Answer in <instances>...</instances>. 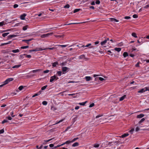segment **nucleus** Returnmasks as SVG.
Listing matches in <instances>:
<instances>
[{"mask_svg":"<svg viewBox=\"0 0 149 149\" xmlns=\"http://www.w3.org/2000/svg\"><path fill=\"white\" fill-rule=\"evenodd\" d=\"M126 97V95H125L123 96L120 98L119 101H122Z\"/></svg>","mask_w":149,"mask_h":149,"instance_id":"nucleus-13","label":"nucleus"},{"mask_svg":"<svg viewBox=\"0 0 149 149\" xmlns=\"http://www.w3.org/2000/svg\"><path fill=\"white\" fill-rule=\"evenodd\" d=\"M139 62H138L136 64V65H135V66L136 67H139Z\"/></svg>","mask_w":149,"mask_h":149,"instance_id":"nucleus-61","label":"nucleus"},{"mask_svg":"<svg viewBox=\"0 0 149 149\" xmlns=\"http://www.w3.org/2000/svg\"><path fill=\"white\" fill-rule=\"evenodd\" d=\"M132 36L134 37V38H137V36L136 35V34L135 33H133L132 34Z\"/></svg>","mask_w":149,"mask_h":149,"instance_id":"nucleus-25","label":"nucleus"},{"mask_svg":"<svg viewBox=\"0 0 149 149\" xmlns=\"http://www.w3.org/2000/svg\"><path fill=\"white\" fill-rule=\"evenodd\" d=\"M45 49H42L41 48H36V49L32 50V51L34 52H36L39 51H42Z\"/></svg>","mask_w":149,"mask_h":149,"instance_id":"nucleus-4","label":"nucleus"},{"mask_svg":"<svg viewBox=\"0 0 149 149\" xmlns=\"http://www.w3.org/2000/svg\"><path fill=\"white\" fill-rule=\"evenodd\" d=\"M16 36L17 35H9L8 36V39H10L13 37H16Z\"/></svg>","mask_w":149,"mask_h":149,"instance_id":"nucleus-10","label":"nucleus"},{"mask_svg":"<svg viewBox=\"0 0 149 149\" xmlns=\"http://www.w3.org/2000/svg\"><path fill=\"white\" fill-rule=\"evenodd\" d=\"M85 79L87 81H91L92 80V78L90 76H86L85 77Z\"/></svg>","mask_w":149,"mask_h":149,"instance_id":"nucleus-8","label":"nucleus"},{"mask_svg":"<svg viewBox=\"0 0 149 149\" xmlns=\"http://www.w3.org/2000/svg\"><path fill=\"white\" fill-rule=\"evenodd\" d=\"M49 72V70H45L44 71V73H48Z\"/></svg>","mask_w":149,"mask_h":149,"instance_id":"nucleus-60","label":"nucleus"},{"mask_svg":"<svg viewBox=\"0 0 149 149\" xmlns=\"http://www.w3.org/2000/svg\"><path fill=\"white\" fill-rule=\"evenodd\" d=\"M41 91H40L38 93L35 94L32 96V97H34L37 95H39L41 93Z\"/></svg>","mask_w":149,"mask_h":149,"instance_id":"nucleus-16","label":"nucleus"},{"mask_svg":"<svg viewBox=\"0 0 149 149\" xmlns=\"http://www.w3.org/2000/svg\"><path fill=\"white\" fill-rule=\"evenodd\" d=\"M72 143V140L71 141H68L62 144H61V146H63L64 144H69L70 143Z\"/></svg>","mask_w":149,"mask_h":149,"instance_id":"nucleus-7","label":"nucleus"},{"mask_svg":"<svg viewBox=\"0 0 149 149\" xmlns=\"http://www.w3.org/2000/svg\"><path fill=\"white\" fill-rule=\"evenodd\" d=\"M99 145L98 144H94L93 145V147L95 148H98L99 147Z\"/></svg>","mask_w":149,"mask_h":149,"instance_id":"nucleus-35","label":"nucleus"},{"mask_svg":"<svg viewBox=\"0 0 149 149\" xmlns=\"http://www.w3.org/2000/svg\"><path fill=\"white\" fill-rule=\"evenodd\" d=\"M8 122V120H6V119H4L2 122V124H4L5 123L7 122Z\"/></svg>","mask_w":149,"mask_h":149,"instance_id":"nucleus-38","label":"nucleus"},{"mask_svg":"<svg viewBox=\"0 0 149 149\" xmlns=\"http://www.w3.org/2000/svg\"><path fill=\"white\" fill-rule=\"evenodd\" d=\"M41 70L40 69H37L36 70H34L31 71V72H32L33 73L36 72H37Z\"/></svg>","mask_w":149,"mask_h":149,"instance_id":"nucleus-27","label":"nucleus"},{"mask_svg":"<svg viewBox=\"0 0 149 149\" xmlns=\"http://www.w3.org/2000/svg\"><path fill=\"white\" fill-rule=\"evenodd\" d=\"M145 120V119L144 118H142L138 123V125H140L141 123L144 121Z\"/></svg>","mask_w":149,"mask_h":149,"instance_id":"nucleus-22","label":"nucleus"},{"mask_svg":"<svg viewBox=\"0 0 149 149\" xmlns=\"http://www.w3.org/2000/svg\"><path fill=\"white\" fill-rule=\"evenodd\" d=\"M91 45V44L90 43V44H88V45H86L85 46H84V45L82 46L81 47H83V48H84L85 47H88Z\"/></svg>","mask_w":149,"mask_h":149,"instance_id":"nucleus-34","label":"nucleus"},{"mask_svg":"<svg viewBox=\"0 0 149 149\" xmlns=\"http://www.w3.org/2000/svg\"><path fill=\"white\" fill-rule=\"evenodd\" d=\"M26 14L24 13L20 16V19L22 20H24L25 19V17L26 16Z\"/></svg>","mask_w":149,"mask_h":149,"instance_id":"nucleus-9","label":"nucleus"},{"mask_svg":"<svg viewBox=\"0 0 149 149\" xmlns=\"http://www.w3.org/2000/svg\"><path fill=\"white\" fill-rule=\"evenodd\" d=\"M26 57L28 58H31V56L30 55H26Z\"/></svg>","mask_w":149,"mask_h":149,"instance_id":"nucleus-59","label":"nucleus"},{"mask_svg":"<svg viewBox=\"0 0 149 149\" xmlns=\"http://www.w3.org/2000/svg\"><path fill=\"white\" fill-rule=\"evenodd\" d=\"M55 37H57H57L61 38V37H63V35H62V36L55 35Z\"/></svg>","mask_w":149,"mask_h":149,"instance_id":"nucleus-49","label":"nucleus"},{"mask_svg":"<svg viewBox=\"0 0 149 149\" xmlns=\"http://www.w3.org/2000/svg\"><path fill=\"white\" fill-rule=\"evenodd\" d=\"M28 27V26L27 25H26L25 26H24L23 27V30L24 31L26 30L27 29Z\"/></svg>","mask_w":149,"mask_h":149,"instance_id":"nucleus-26","label":"nucleus"},{"mask_svg":"<svg viewBox=\"0 0 149 149\" xmlns=\"http://www.w3.org/2000/svg\"><path fill=\"white\" fill-rule=\"evenodd\" d=\"M13 112H10V115H11V116H12V117H14L15 116V115H13Z\"/></svg>","mask_w":149,"mask_h":149,"instance_id":"nucleus-58","label":"nucleus"},{"mask_svg":"<svg viewBox=\"0 0 149 149\" xmlns=\"http://www.w3.org/2000/svg\"><path fill=\"white\" fill-rule=\"evenodd\" d=\"M23 88H24L23 86H20L18 88H19V90L21 91V90H22L23 89Z\"/></svg>","mask_w":149,"mask_h":149,"instance_id":"nucleus-44","label":"nucleus"},{"mask_svg":"<svg viewBox=\"0 0 149 149\" xmlns=\"http://www.w3.org/2000/svg\"><path fill=\"white\" fill-rule=\"evenodd\" d=\"M57 46H61L62 47H65L67 46V45H58Z\"/></svg>","mask_w":149,"mask_h":149,"instance_id":"nucleus-43","label":"nucleus"},{"mask_svg":"<svg viewBox=\"0 0 149 149\" xmlns=\"http://www.w3.org/2000/svg\"><path fill=\"white\" fill-rule=\"evenodd\" d=\"M100 3V1L99 0H97L95 2V3L97 4H99Z\"/></svg>","mask_w":149,"mask_h":149,"instance_id":"nucleus-45","label":"nucleus"},{"mask_svg":"<svg viewBox=\"0 0 149 149\" xmlns=\"http://www.w3.org/2000/svg\"><path fill=\"white\" fill-rule=\"evenodd\" d=\"M103 116V115H102V114L97 116L96 117V118H98L101 116Z\"/></svg>","mask_w":149,"mask_h":149,"instance_id":"nucleus-51","label":"nucleus"},{"mask_svg":"<svg viewBox=\"0 0 149 149\" xmlns=\"http://www.w3.org/2000/svg\"><path fill=\"white\" fill-rule=\"evenodd\" d=\"M9 34V32L3 33L2 34V36L3 37H5V36H7Z\"/></svg>","mask_w":149,"mask_h":149,"instance_id":"nucleus-24","label":"nucleus"},{"mask_svg":"<svg viewBox=\"0 0 149 149\" xmlns=\"http://www.w3.org/2000/svg\"><path fill=\"white\" fill-rule=\"evenodd\" d=\"M19 52V49L13 50L12 51V52L14 53L18 52Z\"/></svg>","mask_w":149,"mask_h":149,"instance_id":"nucleus-21","label":"nucleus"},{"mask_svg":"<svg viewBox=\"0 0 149 149\" xmlns=\"http://www.w3.org/2000/svg\"><path fill=\"white\" fill-rule=\"evenodd\" d=\"M6 84H5V83L4 82H3V84L1 85H0V87H2L3 86L5 85Z\"/></svg>","mask_w":149,"mask_h":149,"instance_id":"nucleus-57","label":"nucleus"},{"mask_svg":"<svg viewBox=\"0 0 149 149\" xmlns=\"http://www.w3.org/2000/svg\"><path fill=\"white\" fill-rule=\"evenodd\" d=\"M130 16H126L125 17V18L126 19H128L130 18Z\"/></svg>","mask_w":149,"mask_h":149,"instance_id":"nucleus-55","label":"nucleus"},{"mask_svg":"<svg viewBox=\"0 0 149 149\" xmlns=\"http://www.w3.org/2000/svg\"><path fill=\"white\" fill-rule=\"evenodd\" d=\"M144 116V115L142 114H141L137 116V118H141L143 117Z\"/></svg>","mask_w":149,"mask_h":149,"instance_id":"nucleus-14","label":"nucleus"},{"mask_svg":"<svg viewBox=\"0 0 149 149\" xmlns=\"http://www.w3.org/2000/svg\"><path fill=\"white\" fill-rule=\"evenodd\" d=\"M61 145V144L60 145H58L57 146H54V149L56 148H57L58 147H59L62 146Z\"/></svg>","mask_w":149,"mask_h":149,"instance_id":"nucleus-54","label":"nucleus"},{"mask_svg":"<svg viewBox=\"0 0 149 149\" xmlns=\"http://www.w3.org/2000/svg\"><path fill=\"white\" fill-rule=\"evenodd\" d=\"M56 47H53L52 48H45V49H50V50H53L54 49H56Z\"/></svg>","mask_w":149,"mask_h":149,"instance_id":"nucleus-37","label":"nucleus"},{"mask_svg":"<svg viewBox=\"0 0 149 149\" xmlns=\"http://www.w3.org/2000/svg\"><path fill=\"white\" fill-rule=\"evenodd\" d=\"M79 145V143L78 142H75L74 144H73L72 145V146L73 147H76L78 146Z\"/></svg>","mask_w":149,"mask_h":149,"instance_id":"nucleus-18","label":"nucleus"},{"mask_svg":"<svg viewBox=\"0 0 149 149\" xmlns=\"http://www.w3.org/2000/svg\"><path fill=\"white\" fill-rule=\"evenodd\" d=\"M133 17L134 18H136L138 17V16L136 14H134L133 15Z\"/></svg>","mask_w":149,"mask_h":149,"instance_id":"nucleus-53","label":"nucleus"},{"mask_svg":"<svg viewBox=\"0 0 149 149\" xmlns=\"http://www.w3.org/2000/svg\"><path fill=\"white\" fill-rule=\"evenodd\" d=\"M111 21V22H118L119 21L115 18H110Z\"/></svg>","mask_w":149,"mask_h":149,"instance_id":"nucleus-12","label":"nucleus"},{"mask_svg":"<svg viewBox=\"0 0 149 149\" xmlns=\"http://www.w3.org/2000/svg\"><path fill=\"white\" fill-rule=\"evenodd\" d=\"M70 7V5L68 4H67L64 6V8H69Z\"/></svg>","mask_w":149,"mask_h":149,"instance_id":"nucleus-42","label":"nucleus"},{"mask_svg":"<svg viewBox=\"0 0 149 149\" xmlns=\"http://www.w3.org/2000/svg\"><path fill=\"white\" fill-rule=\"evenodd\" d=\"M99 79L101 81H102L104 80V79L103 78L101 77H99Z\"/></svg>","mask_w":149,"mask_h":149,"instance_id":"nucleus-50","label":"nucleus"},{"mask_svg":"<svg viewBox=\"0 0 149 149\" xmlns=\"http://www.w3.org/2000/svg\"><path fill=\"white\" fill-rule=\"evenodd\" d=\"M85 57V56L84 55H81L79 56V58L80 59H82L83 58H84Z\"/></svg>","mask_w":149,"mask_h":149,"instance_id":"nucleus-32","label":"nucleus"},{"mask_svg":"<svg viewBox=\"0 0 149 149\" xmlns=\"http://www.w3.org/2000/svg\"><path fill=\"white\" fill-rule=\"evenodd\" d=\"M91 4L92 5H95V2L94 1H93L91 3Z\"/></svg>","mask_w":149,"mask_h":149,"instance_id":"nucleus-63","label":"nucleus"},{"mask_svg":"<svg viewBox=\"0 0 149 149\" xmlns=\"http://www.w3.org/2000/svg\"><path fill=\"white\" fill-rule=\"evenodd\" d=\"M51 109L53 111H54L56 110V108L52 106L51 108Z\"/></svg>","mask_w":149,"mask_h":149,"instance_id":"nucleus-33","label":"nucleus"},{"mask_svg":"<svg viewBox=\"0 0 149 149\" xmlns=\"http://www.w3.org/2000/svg\"><path fill=\"white\" fill-rule=\"evenodd\" d=\"M58 64V63L57 62H55L52 63V65L53 67H56L57 65Z\"/></svg>","mask_w":149,"mask_h":149,"instance_id":"nucleus-20","label":"nucleus"},{"mask_svg":"<svg viewBox=\"0 0 149 149\" xmlns=\"http://www.w3.org/2000/svg\"><path fill=\"white\" fill-rule=\"evenodd\" d=\"M4 132V130L3 129H1L0 130V134L3 133Z\"/></svg>","mask_w":149,"mask_h":149,"instance_id":"nucleus-48","label":"nucleus"},{"mask_svg":"<svg viewBox=\"0 0 149 149\" xmlns=\"http://www.w3.org/2000/svg\"><path fill=\"white\" fill-rule=\"evenodd\" d=\"M6 119H8L9 120H11L12 119V118L11 117L9 116L6 117Z\"/></svg>","mask_w":149,"mask_h":149,"instance_id":"nucleus-41","label":"nucleus"},{"mask_svg":"<svg viewBox=\"0 0 149 149\" xmlns=\"http://www.w3.org/2000/svg\"><path fill=\"white\" fill-rule=\"evenodd\" d=\"M114 49L116 51L118 52H120L121 50V48L120 47L115 48Z\"/></svg>","mask_w":149,"mask_h":149,"instance_id":"nucleus-17","label":"nucleus"},{"mask_svg":"<svg viewBox=\"0 0 149 149\" xmlns=\"http://www.w3.org/2000/svg\"><path fill=\"white\" fill-rule=\"evenodd\" d=\"M33 39H29L28 40H23V41H25L27 43L28 42L32 40Z\"/></svg>","mask_w":149,"mask_h":149,"instance_id":"nucleus-30","label":"nucleus"},{"mask_svg":"<svg viewBox=\"0 0 149 149\" xmlns=\"http://www.w3.org/2000/svg\"><path fill=\"white\" fill-rule=\"evenodd\" d=\"M78 139L79 138L78 137H77V138H74L72 140V143L74 142V141H76V140Z\"/></svg>","mask_w":149,"mask_h":149,"instance_id":"nucleus-39","label":"nucleus"},{"mask_svg":"<svg viewBox=\"0 0 149 149\" xmlns=\"http://www.w3.org/2000/svg\"><path fill=\"white\" fill-rule=\"evenodd\" d=\"M123 56L124 57H126L128 56V54L127 52H124L123 54Z\"/></svg>","mask_w":149,"mask_h":149,"instance_id":"nucleus-23","label":"nucleus"},{"mask_svg":"<svg viewBox=\"0 0 149 149\" xmlns=\"http://www.w3.org/2000/svg\"><path fill=\"white\" fill-rule=\"evenodd\" d=\"M47 87V85H45V86H44L41 88V89L42 90H45Z\"/></svg>","mask_w":149,"mask_h":149,"instance_id":"nucleus-29","label":"nucleus"},{"mask_svg":"<svg viewBox=\"0 0 149 149\" xmlns=\"http://www.w3.org/2000/svg\"><path fill=\"white\" fill-rule=\"evenodd\" d=\"M139 130V128L138 127H137L135 129L136 132H138Z\"/></svg>","mask_w":149,"mask_h":149,"instance_id":"nucleus-56","label":"nucleus"},{"mask_svg":"<svg viewBox=\"0 0 149 149\" xmlns=\"http://www.w3.org/2000/svg\"><path fill=\"white\" fill-rule=\"evenodd\" d=\"M13 78H9L7 79L4 82L5 83V84H8L9 82L13 81Z\"/></svg>","mask_w":149,"mask_h":149,"instance_id":"nucleus-5","label":"nucleus"},{"mask_svg":"<svg viewBox=\"0 0 149 149\" xmlns=\"http://www.w3.org/2000/svg\"><path fill=\"white\" fill-rule=\"evenodd\" d=\"M149 8V5H146L144 7V8Z\"/></svg>","mask_w":149,"mask_h":149,"instance_id":"nucleus-64","label":"nucleus"},{"mask_svg":"<svg viewBox=\"0 0 149 149\" xmlns=\"http://www.w3.org/2000/svg\"><path fill=\"white\" fill-rule=\"evenodd\" d=\"M21 66V64L17 65H15L12 67V68H18L19 67Z\"/></svg>","mask_w":149,"mask_h":149,"instance_id":"nucleus-15","label":"nucleus"},{"mask_svg":"<svg viewBox=\"0 0 149 149\" xmlns=\"http://www.w3.org/2000/svg\"><path fill=\"white\" fill-rule=\"evenodd\" d=\"M134 130V129H132L129 131V132L131 134H132Z\"/></svg>","mask_w":149,"mask_h":149,"instance_id":"nucleus-46","label":"nucleus"},{"mask_svg":"<svg viewBox=\"0 0 149 149\" xmlns=\"http://www.w3.org/2000/svg\"><path fill=\"white\" fill-rule=\"evenodd\" d=\"M18 6L17 4H15L13 6V7L14 8H16L18 7Z\"/></svg>","mask_w":149,"mask_h":149,"instance_id":"nucleus-52","label":"nucleus"},{"mask_svg":"<svg viewBox=\"0 0 149 149\" xmlns=\"http://www.w3.org/2000/svg\"><path fill=\"white\" fill-rule=\"evenodd\" d=\"M53 33H48L43 34L41 36V37L42 38H44L46 37H48L49 36H50L53 34Z\"/></svg>","mask_w":149,"mask_h":149,"instance_id":"nucleus-1","label":"nucleus"},{"mask_svg":"<svg viewBox=\"0 0 149 149\" xmlns=\"http://www.w3.org/2000/svg\"><path fill=\"white\" fill-rule=\"evenodd\" d=\"M29 47V46H22L21 47V48L22 49H24L26 48H27Z\"/></svg>","mask_w":149,"mask_h":149,"instance_id":"nucleus-40","label":"nucleus"},{"mask_svg":"<svg viewBox=\"0 0 149 149\" xmlns=\"http://www.w3.org/2000/svg\"><path fill=\"white\" fill-rule=\"evenodd\" d=\"M62 72L61 71H58L57 72V74L58 75L60 76L61 75Z\"/></svg>","mask_w":149,"mask_h":149,"instance_id":"nucleus-36","label":"nucleus"},{"mask_svg":"<svg viewBox=\"0 0 149 149\" xmlns=\"http://www.w3.org/2000/svg\"><path fill=\"white\" fill-rule=\"evenodd\" d=\"M79 106H77L75 108V109L76 110H77L79 109Z\"/></svg>","mask_w":149,"mask_h":149,"instance_id":"nucleus-62","label":"nucleus"},{"mask_svg":"<svg viewBox=\"0 0 149 149\" xmlns=\"http://www.w3.org/2000/svg\"><path fill=\"white\" fill-rule=\"evenodd\" d=\"M58 79V77H56V76L55 75H54V76H52L50 77V82H52L55 79H56V80Z\"/></svg>","mask_w":149,"mask_h":149,"instance_id":"nucleus-3","label":"nucleus"},{"mask_svg":"<svg viewBox=\"0 0 149 149\" xmlns=\"http://www.w3.org/2000/svg\"><path fill=\"white\" fill-rule=\"evenodd\" d=\"M129 135V134L128 133H125L122 135L121 136H120V137L123 138H124L128 136Z\"/></svg>","mask_w":149,"mask_h":149,"instance_id":"nucleus-11","label":"nucleus"},{"mask_svg":"<svg viewBox=\"0 0 149 149\" xmlns=\"http://www.w3.org/2000/svg\"><path fill=\"white\" fill-rule=\"evenodd\" d=\"M70 69L66 67H62V70L63 72H65L67 70L69 71Z\"/></svg>","mask_w":149,"mask_h":149,"instance_id":"nucleus-6","label":"nucleus"},{"mask_svg":"<svg viewBox=\"0 0 149 149\" xmlns=\"http://www.w3.org/2000/svg\"><path fill=\"white\" fill-rule=\"evenodd\" d=\"M94 106V103H92L91 104H90V105L89 106V107L90 108Z\"/></svg>","mask_w":149,"mask_h":149,"instance_id":"nucleus-47","label":"nucleus"},{"mask_svg":"<svg viewBox=\"0 0 149 149\" xmlns=\"http://www.w3.org/2000/svg\"><path fill=\"white\" fill-rule=\"evenodd\" d=\"M106 42L107 40H105L104 41L101 42L100 44L102 45L103 46L106 43Z\"/></svg>","mask_w":149,"mask_h":149,"instance_id":"nucleus-19","label":"nucleus"},{"mask_svg":"<svg viewBox=\"0 0 149 149\" xmlns=\"http://www.w3.org/2000/svg\"><path fill=\"white\" fill-rule=\"evenodd\" d=\"M147 91H149V88L148 87H146L141 89L138 91V92L139 93H142Z\"/></svg>","mask_w":149,"mask_h":149,"instance_id":"nucleus-2","label":"nucleus"},{"mask_svg":"<svg viewBox=\"0 0 149 149\" xmlns=\"http://www.w3.org/2000/svg\"><path fill=\"white\" fill-rule=\"evenodd\" d=\"M63 120H64V119H61V120H60L59 121H58L56 123L54 124H53V125H56V124L59 123H60L62 122Z\"/></svg>","mask_w":149,"mask_h":149,"instance_id":"nucleus-28","label":"nucleus"},{"mask_svg":"<svg viewBox=\"0 0 149 149\" xmlns=\"http://www.w3.org/2000/svg\"><path fill=\"white\" fill-rule=\"evenodd\" d=\"M81 10L80 9H75L74 11V13H76L79 11L80 10Z\"/></svg>","mask_w":149,"mask_h":149,"instance_id":"nucleus-31","label":"nucleus"}]
</instances>
